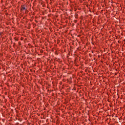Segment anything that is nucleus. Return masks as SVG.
I'll return each instance as SVG.
<instances>
[{
  "label": "nucleus",
  "mask_w": 125,
  "mask_h": 125,
  "mask_svg": "<svg viewBox=\"0 0 125 125\" xmlns=\"http://www.w3.org/2000/svg\"><path fill=\"white\" fill-rule=\"evenodd\" d=\"M0 35H1V33H0Z\"/></svg>",
  "instance_id": "f03ea898"
},
{
  "label": "nucleus",
  "mask_w": 125,
  "mask_h": 125,
  "mask_svg": "<svg viewBox=\"0 0 125 125\" xmlns=\"http://www.w3.org/2000/svg\"><path fill=\"white\" fill-rule=\"evenodd\" d=\"M16 41H18L17 39H16Z\"/></svg>",
  "instance_id": "20e7f679"
},
{
  "label": "nucleus",
  "mask_w": 125,
  "mask_h": 125,
  "mask_svg": "<svg viewBox=\"0 0 125 125\" xmlns=\"http://www.w3.org/2000/svg\"><path fill=\"white\" fill-rule=\"evenodd\" d=\"M19 43L20 44V42H19Z\"/></svg>",
  "instance_id": "7ed1b4c3"
},
{
  "label": "nucleus",
  "mask_w": 125,
  "mask_h": 125,
  "mask_svg": "<svg viewBox=\"0 0 125 125\" xmlns=\"http://www.w3.org/2000/svg\"><path fill=\"white\" fill-rule=\"evenodd\" d=\"M21 11H23V10H25V13H27V12H28V10L26 9L25 6H21Z\"/></svg>",
  "instance_id": "f257e3e1"
}]
</instances>
